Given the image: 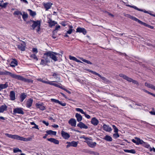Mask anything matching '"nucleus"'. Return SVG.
<instances>
[{"mask_svg":"<svg viewBox=\"0 0 155 155\" xmlns=\"http://www.w3.org/2000/svg\"><path fill=\"white\" fill-rule=\"evenodd\" d=\"M22 18L25 21L27 18L28 17V14L27 13L25 14V13H24L23 15L22 14Z\"/></svg>","mask_w":155,"mask_h":155,"instance_id":"obj_37","label":"nucleus"},{"mask_svg":"<svg viewBox=\"0 0 155 155\" xmlns=\"http://www.w3.org/2000/svg\"><path fill=\"white\" fill-rule=\"evenodd\" d=\"M28 10L29 11L30 15L32 16H34L36 15V13L35 12L32 11L31 9H28Z\"/></svg>","mask_w":155,"mask_h":155,"instance_id":"obj_36","label":"nucleus"},{"mask_svg":"<svg viewBox=\"0 0 155 155\" xmlns=\"http://www.w3.org/2000/svg\"><path fill=\"white\" fill-rule=\"evenodd\" d=\"M10 96L12 100L14 101L15 99V93L13 91H11L10 92Z\"/></svg>","mask_w":155,"mask_h":155,"instance_id":"obj_16","label":"nucleus"},{"mask_svg":"<svg viewBox=\"0 0 155 155\" xmlns=\"http://www.w3.org/2000/svg\"><path fill=\"white\" fill-rule=\"evenodd\" d=\"M140 24L141 25H143L144 26H146V27H147L148 25L146 23H144V22L142 21H141Z\"/></svg>","mask_w":155,"mask_h":155,"instance_id":"obj_55","label":"nucleus"},{"mask_svg":"<svg viewBox=\"0 0 155 155\" xmlns=\"http://www.w3.org/2000/svg\"><path fill=\"white\" fill-rule=\"evenodd\" d=\"M40 109L41 110H44L45 109V107L43 105H41L40 107Z\"/></svg>","mask_w":155,"mask_h":155,"instance_id":"obj_60","label":"nucleus"},{"mask_svg":"<svg viewBox=\"0 0 155 155\" xmlns=\"http://www.w3.org/2000/svg\"><path fill=\"white\" fill-rule=\"evenodd\" d=\"M76 32L80 33H82L84 35H85L87 33V31L84 28L81 27H78L76 29Z\"/></svg>","mask_w":155,"mask_h":155,"instance_id":"obj_9","label":"nucleus"},{"mask_svg":"<svg viewBox=\"0 0 155 155\" xmlns=\"http://www.w3.org/2000/svg\"><path fill=\"white\" fill-rule=\"evenodd\" d=\"M26 97V95L25 94V93H23L22 94L20 97L21 98V101L22 102L24 101V99Z\"/></svg>","mask_w":155,"mask_h":155,"instance_id":"obj_31","label":"nucleus"},{"mask_svg":"<svg viewBox=\"0 0 155 155\" xmlns=\"http://www.w3.org/2000/svg\"><path fill=\"white\" fill-rule=\"evenodd\" d=\"M62 89L65 91L66 92H67V93H68L69 94H71V92L70 91H69L68 90H67L66 89L64 88L63 87H62Z\"/></svg>","mask_w":155,"mask_h":155,"instance_id":"obj_57","label":"nucleus"},{"mask_svg":"<svg viewBox=\"0 0 155 155\" xmlns=\"http://www.w3.org/2000/svg\"><path fill=\"white\" fill-rule=\"evenodd\" d=\"M55 82V81H48V82L47 84H50L51 85H53V84H54V83H53V82Z\"/></svg>","mask_w":155,"mask_h":155,"instance_id":"obj_53","label":"nucleus"},{"mask_svg":"<svg viewBox=\"0 0 155 155\" xmlns=\"http://www.w3.org/2000/svg\"><path fill=\"white\" fill-rule=\"evenodd\" d=\"M33 128H35L37 129H39L38 126L36 125V124L35 125V126L32 127Z\"/></svg>","mask_w":155,"mask_h":155,"instance_id":"obj_64","label":"nucleus"},{"mask_svg":"<svg viewBox=\"0 0 155 155\" xmlns=\"http://www.w3.org/2000/svg\"><path fill=\"white\" fill-rule=\"evenodd\" d=\"M69 58H70V60H73L74 61H76V59H77L75 57H73V56H69Z\"/></svg>","mask_w":155,"mask_h":155,"instance_id":"obj_46","label":"nucleus"},{"mask_svg":"<svg viewBox=\"0 0 155 155\" xmlns=\"http://www.w3.org/2000/svg\"><path fill=\"white\" fill-rule=\"evenodd\" d=\"M31 57L32 58L35 60L36 61H37L38 60V58H37V56L35 54H32L31 55Z\"/></svg>","mask_w":155,"mask_h":155,"instance_id":"obj_42","label":"nucleus"},{"mask_svg":"<svg viewBox=\"0 0 155 155\" xmlns=\"http://www.w3.org/2000/svg\"><path fill=\"white\" fill-rule=\"evenodd\" d=\"M105 13H106V15H108L109 16L111 17L112 18H113L114 17V15L111 14H110V13L108 12H106Z\"/></svg>","mask_w":155,"mask_h":155,"instance_id":"obj_44","label":"nucleus"},{"mask_svg":"<svg viewBox=\"0 0 155 155\" xmlns=\"http://www.w3.org/2000/svg\"><path fill=\"white\" fill-rule=\"evenodd\" d=\"M127 15V17H129V18H130L131 19H132L136 21L137 22L139 23H140L141 21L139 20L137 18H136L135 17L131 16L130 15Z\"/></svg>","mask_w":155,"mask_h":155,"instance_id":"obj_21","label":"nucleus"},{"mask_svg":"<svg viewBox=\"0 0 155 155\" xmlns=\"http://www.w3.org/2000/svg\"><path fill=\"white\" fill-rule=\"evenodd\" d=\"M46 56V57L45 58V60L46 61V62L47 63L50 62V60L48 58V57H48L47 56Z\"/></svg>","mask_w":155,"mask_h":155,"instance_id":"obj_48","label":"nucleus"},{"mask_svg":"<svg viewBox=\"0 0 155 155\" xmlns=\"http://www.w3.org/2000/svg\"><path fill=\"white\" fill-rule=\"evenodd\" d=\"M61 105V106H65L66 105V103H62L60 101L59 103Z\"/></svg>","mask_w":155,"mask_h":155,"instance_id":"obj_62","label":"nucleus"},{"mask_svg":"<svg viewBox=\"0 0 155 155\" xmlns=\"http://www.w3.org/2000/svg\"><path fill=\"white\" fill-rule=\"evenodd\" d=\"M66 143L68 144L66 146V147L67 148H68L70 147H76L77 146L78 142H76L74 141H73L71 142H67Z\"/></svg>","mask_w":155,"mask_h":155,"instance_id":"obj_7","label":"nucleus"},{"mask_svg":"<svg viewBox=\"0 0 155 155\" xmlns=\"http://www.w3.org/2000/svg\"><path fill=\"white\" fill-rule=\"evenodd\" d=\"M46 62L45 60H44L42 59L41 60V62L40 64H41V65H44V64L46 65Z\"/></svg>","mask_w":155,"mask_h":155,"instance_id":"obj_47","label":"nucleus"},{"mask_svg":"<svg viewBox=\"0 0 155 155\" xmlns=\"http://www.w3.org/2000/svg\"><path fill=\"white\" fill-rule=\"evenodd\" d=\"M13 152L14 153H16L18 152L21 153L22 152L21 150L19 149L18 148H15L13 149Z\"/></svg>","mask_w":155,"mask_h":155,"instance_id":"obj_35","label":"nucleus"},{"mask_svg":"<svg viewBox=\"0 0 155 155\" xmlns=\"http://www.w3.org/2000/svg\"><path fill=\"white\" fill-rule=\"evenodd\" d=\"M51 101L52 102L58 103V104H59L60 102V101L59 100L54 99H51Z\"/></svg>","mask_w":155,"mask_h":155,"instance_id":"obj_43","label":"nucleus"},{"mask_svg":"<svg viewBox=\"0 0 155 155\" xmlns=\"http://www.w3.org/2000/svg\"><path fill=\"white\" fill-rule=\"evenodd\" d=\"M103 128L104 130L106 131H110L111 130V128L106 124H104L103 126Z\"/></svg>","mask_w":155,"mask_h":155,"instance_id":"obj_18","label":"nucleus"},{"mask_svg":"<svg viewBox=\"0 0 155 155\" xmlns=\"http://www.w3.org/2000/svg\"><path fill=\"white\" fill-rule=\"evenodd\" d=\"M13 114L15 115L16 114H23L24 112L23 109L21 107H17L14 109Z\"/></svg>","mask_w":155,"mask_h":155,"instance_id":"obj_5","label":"nucleus"},{"mask_svg":"<svg viewBox=\"0 0 155 155\" xmlns=\"http://www.w3.org/2000/svg\"><path fill=\"white\" fill-rule=\"evenodd\" d=\"M68 123L72 126L75 127L76 125V121L75 119L71 118L68 121Z\"/></svg>","mask_w":155,"mask_h":155,"instance_id":"obj_11","label":"nucleus"},{"mask_svg":"<svg viewBox=\"0 0 155 155\" xmlns=\"http://www.w3.org/2000/svg\"><path fill=\"white\" fill-rule=\"evenodd\" d=\"M47 140L53 143L56 144H58L59 143V141L58 140L54 138H48Z\"/></svg>","mask_w":155,"mask_h":155,"instance_id":"obj_12","label":"nucleus"},{"mask_svg":"<svg viewBox=\"0 0 155 155\" xmlns=\"http://www.w3.org/2000/svg\"><path fill=\"white\" fill-rule=\"evenodd\" d=\"M13 14L14 15H22V13L20 11H16L14 12Z\"/></svg>","mask_w":155,"mask_h":155,"instance_id":"obj_38","label":"nucleus"},{"mask_svg":"<svg viewBox=\"0 0 155 155\" xmlns=\"http://www.w3.org/2000/svg\"><path fill=\"white\" fill-rule=\"evenodd\" d=\"M46 132L47 134L50 135H56V131H53L50 130L47 131Z\"/></svg>","mask_w":155,"mask_h":155,"instance_id":"obj_27","label":"nucleus"},{"mask_svg":"<svg viewBox=\"0 0 155 155\" xmlns=\"http://www.w3.org/2000/svg\"><path fill=\"white\" fill-rule=\"evenodd\" d=\"M98 76L100 77L104 81V82H108V80L105 77L101 76L100 74H99Z\"/></svg>","mask_w":155,"mask_h":155,"instance_id":"obj_34","label":"nucleus"},{"mask_svg":"<svg viewBox=\"0 0 155 155\" xmlns=\"http://www.w3.org/2000/svg\"><path fill=\"white\" fill-rule=\"evenodd\" d=\"M25 43L24 42H23V44H21L20 45H17V46L18 48L19 49L21 50L22 51H24L25 50Z\"/></svg>","mask_w":155,"mask_h":155,"instance_id":"obj_22","label":"nucleus"},{"mask_svg":"<svg viewBox=\"0 0 155 155\" xmlns=\"http://www.w3.org/2000/svg\"><path fill=\"white\" fill-rule=\"evenodd\" d=\"M8 86V85L7 82H6L4 84H0V91L2 89L6 88Z\"/></svg>","mask_w":155,"mask_h":155,"instance_id":"obj_23","label":"nucleus"},{"mask_svg":"<svg viewBox=\"0 0 155 155\" xmlns=\"http://www.w3.org/2000/svg\"><path fill=\"white\" fill-rule=\"evenodd\" d=\"M91 122L94 125L96 126L98 124L99 121L95 117H93L92 119Z\"/></svg>","mask_w":155,"mask_h":155,"instance_id":"obj_13","label":"nucleus"},{"mask_svg":"<svg viewBox=\"0 0 155 155\" xmlns=\"http://www.w3.org/2000/svg\"><path fill=\"white\" fill-rule=\"evenodd\" d=\"M53 86H54L57 87H59L61 89H62V87H62L60 86L59 84H56V83H54V84H53Z\"/></svg>","mask_w":155,"mask_h":155,"instance_id":"obj_49","label":"nucleus"},{"mask_svg":"<svg viewBox=\"0 0 155 155\" xmlns=\"http://www.w3.org/2000/svg\"><path fill=\"white\" fill-rule=\"evenodd\" d=\"M60 28V26L59 25L56 26L55 30L53 31V33H54V32L57 30L59 28Z\"/></svg>","mask_w":155,"mask_h":155,"instance_id":"obj_52","label":"nucleus"},{"mask_svg":"<svg viewBox=\"0 0 155 155\" xmlns=\"http://www.w3.org/2000/svg\"><path fill=\"white\" fill-rule=\"evenodd\" d=\"M140 11L143 12L145 13L148 14L151 16L155 17V14H153L151 13H149L148 11H146L145 9H140Z\"/></svg>","mask_w":155,"mask_h":155,"instance_id":"obj_30","label":"nucleus"},{"mask_svg":"<svg viewBox=\"0 0 155 155\" xmlns=\"http://www.w3.org/2000/svg\"><path fill=\"white\" fill-rule=\"evenodd\" d=\"M5 135L9 138L12 139H17L20 140H22L25 141H31L32 140V137L29 138H26L23 137H21L17 135H12L8 134L6 133L5 134Z\"/></svg>","mask_w":155,"mask_h":155,"instance_id":"obj_2","label":"nucleus"},{"mask_svg":"<svg viewBox=\"0 0 155 155\" xmlns=\"http://www.w3.org/2000/svg\"><path fill=\"white\" fill-rule=\"evenodd\" d=\"M13 61H12L10 65L12 67H15L18 65V62L15 59H13Z\"/></svg>","mask_w":155,"mask_h":155,"instance_id":"obj_17","label":"nucleus"},{"mask_svg":"<svg viewBox=\"0 0 155 155\" xmlns=\"http://www.w3.org/2000/svg\"><path fill=\"white\" fill-rule=\"evenodd\" d=\"M77 126L81 128L87 129L88 127L82 122H80L77 125Z\"/></svg>","mask_w":155,"mask_h":155,"instance_id":"obj_14","label":"nucleus"},{"mask_svg":"<svg viewBox=\"0 0 155 155\" xmlns=\"http://www.w3.org/2000/svg\"><path fill=\"white\" fill-rule=\"evenodd\" d=\"M75 117L77 118V120L78 122H80L82 120V117L79 114L76 113L75 115Z\"/></svg>","mask_w":155,"mask_h":155,"instance_id":"obj_24","label":"nucleus"},{"mask_svg":"<svg viewBox=\"0 0 155 155\" xmlns=\"http://www.w3.org/2000/svg\"><path fill=\"white\" fill-rule=\"evenodd\" d=\"M124 79L127 80L129 82H132L133 80L132 78H129L127 76L125 77Z\"/></svg>","mask_w":155,"mask_h":155,"instance_id":"obj_40","label":"nucleus"},{"mask_svg":"<svg viewBox=\"0 0 155 155\" xmlns=\"http://www.w3.org/2000/svg\"><path fill=\"white\" fill-rule=\"evenodd\" d=\"M124 151L125 152L130 153H136L134 149H132L130 150L124 149Z\"/></svg>","mask_w":155,"mask_h":155,"instance_id":"obj_28","label":"nucleus"},{"mask_svg":"<svg viewBox=\"0 0 155 155\" xmlns=\"http://www.w3.org/2000/svg\"><path fill=\"white\" fill-rule=\"evenodd\" d=\"M132 82L134 84H137V85H138V82L135 80H132Z\"/></svg>","mask_w":155,"mask_h":155,"instance_id":"obj_56","label":"nucleus"},{"mask_svg":"<svg viewBox=\"0 0 155 155\" xmlns=\"http://www.w3.org/2000/svg\"><path fill=\"white\" fill-rule=\"evenodd\" d=\"M61 136L65 139H68L70 137L69 134L67 132L62 130L61 132Z\"/></svg>","mask_w":155,"mask_h":155,"instance_id":"obj_10","label":"nucleus"},{"mask_svg":"<svg viewBox=\"0 0 155 155\" xmlns=\"http://www.w3.org/2000/svg\"><path fill=\"white\" fill-rule=\"evenodd\" d=\"M31 21L33 23L31 27L32 28L33 30H35V28L37 27V29H36L37 32H38L40 30L41 22L40 21L37 20V21Z\"/></svg>","mask_w":155,"mask_h":155,"instance_id":"obj_4","label":"nucleus"},{"mask_svg":"<svg viewBox=\"0 0 155 155\" xmlns=\"http://www.w3.org/2000/svg\"><path fill=\"white\" fill-rule=\"evenodd\" d=\"M145 143V147H146V148H148L150 147V145L149 144H148L147 143H146L145 142H144V143Z\"/></svg>","mask_w":155,"mask_h":155,"instance_id":"obj_54","label":"nucleus"},{"mask_svg":"<svg viewBox=\"0 0 155 155\" xmlns=\"http://www.w3.org/2000/svg\"><path fill=\"white\" fill-rule=\"evenodd\" d=\"M103 139L104 140L109 141H111L112 140V138L108 135H106Z\"/></svg>","mask_w":155,"mask_h":155,"instance_id":"obj_29","label":"nucleus"},{"mask_svg":"<svg viewBox=\"0 0 155 155\" xmlns=\"http://www.w3.org/2000/svg\"><path fill=\"white\" fill-rule=\"evenodd\" d=\"M127 6H128L130 7V8H134V9L137 10H138L139 11H140V9L138 8L136 6H134V5L132 6V5H127Z\"/></svg>","mask_w":155,"mask_h":155,"instance_id":"obj_39","label":"nucleus"},{"mask_svg":"<svg viewBox=\"0 0 155 155\" xmlns=\"http://www.w3.org/2000/svg\"><path fill=\"white\" fill-rule=\"evenodd\" d=\"M48 23L49 24V26L51 27L54 26L55 24H57V22L56 21H52L51 19H49L48 21Z\"/></svg>","mask_w":155,"mask_h":155,"instance_id":"obj_19","label":"nucleus"},{"mask_svg":"<svg viewBox=\"0 0 155 155\" xmlns=\"http://www.w3.org/2000/svg\"><path fill=\"white\" fill-rule=\"evenodd\" d=\"M52 4L51 2H48L47 3H44V5L46 10H48L50 8Z\"/></svg>","mask_w":155,"mask_h":155,"instance_id":"obj_15","label":"nucleus"},{"mask_svg":"<svg viewBox=\"0 0 155 155\" xmlns=\"http://www.w3.org/2000/svg\"><path fill=\"white\" fill-rule=\"evenodd\" d=\"M84 114V115L85 117L87 119H89L91 117L90 116L86 114L85 112Z\"/></svg>","mask_w":155,"mask_h":155,"instance_id":"obj_58","label":"nucleus"},{"mask_svg":"<svg viewBox=\"0 0 155 155\" xmlns=\"http://www.w3.org/2000/svg\"><path fill=\"white\" fill-rule=\"evenodd\" d=\"M132 141L137 145L143 144L144 143V142L142 140L137 137H135V139H132Z\"/></svg>","mask_w":155,"mask_h":155,"instance_id":"obj_6","label":"nucleus"},{"mask_svg":"<svg viewBox=\"0 0 155 155\" xmlns=\"http://www.w3.org/2000/svg\"><path fill=\"white\" fill-rule=\"evenodd\" d=\"M145 85L148 88H150L155 91V86L152 84L147 83V82H145Z\"/></svg>","mask_w":155,"mask_h":155,"instance_id":"obj_20","label":"nucleus"},{"mask_svg":"<svg viewBox=\"0 0 155 155\" xmlns=\"http://www.w3.org/2000/svg\"><path fill=\"white\" fill-rule=\"evenodd\" d=\"M91 73L96 75H97V76H99V74L98 73L96 72L95 71H91Z\"/></svg>","mask_w":155,"mask_h":155,"instance_id":"obj_63","label":"nucleus"},{"mask_svg":"<svg viewBox=\"0 0 155 155\" xmlns=\"http://www.w3.org/2000/svg\"><path fill=\"white\" fill-rule=\"evenodd\" d=\"M7 107L5 105H2L0 107V113H2L7 109Z\"/></svg>","mask_w":155,"mask_h":155,"instance_id":"obj_26","label":"nucleus"},{"mask_svg":"<svg viewBox=\"0 0 155 155\" xmlns=\"http://www.w3.org/2000/svg\"><path fill=\"white\" fill-rule=\"evenodd\" d=\"M78 112H80L82 114H84V112L83 111V110L81 109L80 108H76L75 109Z\"/></svg>","mask_w":155,"mask_h":155,"instance_id":"obj_41","label":"nucleus"},{"mask_svg":"<svg viewBox=\"0 0 155 155\" xmlns=\"http://www.w3.org/2000/svg\"><path fill=\"white\" fill-rule=\"evenodd\" d=\"M59 54L58 53L54 52L52 51H48L44 54V56H47L53 60L54 61H56L58 60L57 55Z\"/></svg>","mask_w":155,"mask_h":155,"instance_id":"obj_3","label":"nucleus"},{"mask_svg":"<svg viewBox=\"0 0 155 155\" xmlns=\"http://www.w3.org/2000/svg\"><path fill=\"white\" fill-rule=\"evenodd\" d=\"M3 74L4 75H9L12 78H14L18 80L23 81L25 82L32 83L33 82V81L31 79L25 78L19 75H16L13 74L8 71H5V72L3 73Z\"/></svg>","mask_w":155,"mask_h":155,"instance_id":"obj_1","label":"nucleus"},{"mask_svg":"<svg viewBox=\"0 0 155 155\" xmlns=\"http://www.w3.org/2000/svg\"><path fill=\"white\" fill-rule=\"evenodd\" d=\"M86 142L87 143V145L91 147H94L96 145V143L95 142H93L92 140L91 139H90L88 141V140L87 141H86Z\"/></svg>","mask_w":155,"mask_h":155,"instance_id":"obj_8","label":"nucleus"},{"mask_svg":"<svg viewBox=\"0 0 155 155\" xmlns=\"http://www.w3.org/2000/svg\"><path fill=\"white\" fill-rule=\"evenodd\" d=\"M52 116H50L49 119L50 120H53V122L55 121L54 119L53 118H54L55 116V114L54 115H51Z\"/></svg>","mask_w":155,"mask_h":155,"instance_id":"obj_45","label":"nucleus"},{"mask_svg":"<svg viewBox=\"0 0 155 155\" xmlns=\"http://www.w3.org/2000/svg\"><path fill=\"white\" fill-rule=\"evenodd\" d=\"M86 152L87 153H89L90 154H93L94 155H99V153L97 152H94L93 151L89 150H87V151H86Z\"/></svg>","mask_w":155,"mask_h":155,"instance_id":"obj_32","label":"nucleus"},{"mask_svg":"<svg viewBox=\"0 0 155 155\" xmlns=\"http://www.w3.org/2000/svg\"><path fill=\"white\" fill-rule=\"evenodd\" d=\"M80 59L83 62H84L85 63H86L88 64H92V63L90 61H88L87 60H85V59H84L83 58H81Z\"/></svg>","mask_w":155,"mask_h":155,"instance_id":"obj_33","label":"nucleus"},{"mask_svg":"<svg viewBox=\"0 0 155 155\" xmlns=\"http://www.w3.org/2000/svg\"><path fill=\"white\" fill-rule=\"evenodd\" d=\"M33 102V100L30 99L28 100L27 102V107H30L31 106Z\"/></svg>","mask_w":155,"mask_h":155,"instance_id":"obj_25","label":"nucleus"},{"mask_svg":"<svg viewBox=\"0 0 155 155\" xmlns=\"http://www.w3.org/2000/svg\"><path fill=\"white\" fill-rule=\"evenodd\" d=\"M32 51L33 52H35L36 53L38 52V50L36 48H33L32 49Z\"/></svg>","mask_w":155,"mask_h":155,"instance_id":"obj_61","label":"nucleus"},{"mask_svg":"<svg viewBox=\"0 0 155 155\" xmlns=\"http://www.w3.org/2000/svg\"><path fill=\"white\" fill-rule=\"evenodd\" d=\"M73 31H74V30H71V29H69V30L67 31V33L70 34L72 33Z\"/></svg>","mask_w":155,"mask_h":155,"instance_id":"obj_51","label":"nucleus"},{"mask_svg":"<svg viewBox=\"0 0 155 155\" xmlns=\"http://www.w3.org/2000/svg\"><path fill=\"white\" fill-rule=\"evenodd\" d=\"M82 137L85 140V141H84L85 142L86 141H88L90 139V138H88L87 137H86L84 136H83Z\"/></svg>","mask_w":155,"mask_h":155,"instance_id":"obj_50","label":"nucleus"},{"mask_svg":"<svg viewBox=\"0 0 155 155\" xmlns=\"http://www.w3.org/2000/svg\"><path fill=\"white\" fill-rule=\"evenodd\" d=\"M42 122L43 123L46 125L47 126H48L49 125V123L48 122H46L45 120L42 121Z\"/></svg>","mask_w":155,"mask_h":155,"instance_id":"obj_59","label":"nucleus"}]
</instances>
